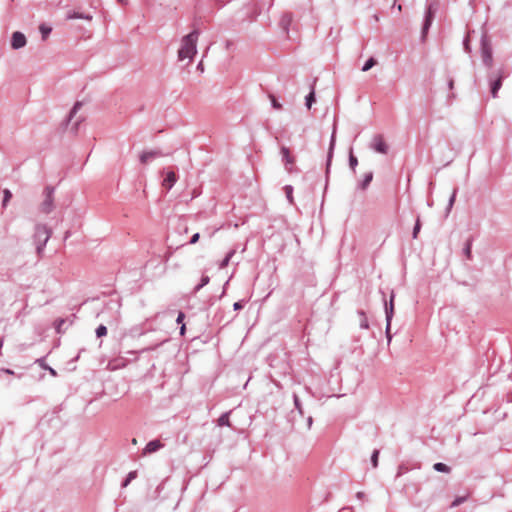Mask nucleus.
Instances as JSON below:
<instances>
[{"label": "nucleus", "mask_w": 512, "mask_h": 512, "mask_svg": "<svg viewBox=\"0 0 512 512\" xmlns=\"http://www.w3.org/2000/svg\"><path fill=\"white\" fill-rule=\"evenodd\" d=\"M198 40V32L193 31L184 36L181 40V45L178 50V59L180 61L188 60L190 63L197 52L196 44Z\"/></svg>", "instance_id": "obj_1"}, {"label": "nucleus", "mask_w": 512, "mask_h": 512, "mask_svg": "<svg viewBox=\"0 0 512 512\" xmlns=\"http://www.w3.org/2000/svg\"><path fill=\"white\" fill-rule=\"evenodd\" d=\"M51 235L50 229L46 225L39 224L35 228V239L37 241V248L36 252L38 254L41 253L42 247L46 244V242L49 240Z\"/></svg>", "instance_id": "obj_2"}, {"label": "nucleus", "mask_w": 512, "mask_h": 512, "mask_svg": "<svg viewBox=\"0 0 512 512\" xmlns=\"http://www.w3.org/2000/svg\"><path fill=\"white\" fill-rule=\"evenodd\" d=\"M54 189L52 187H46L44 189L45 199L40 204L39 210L44 214L50 213L54 208V197H53Z\"/></svg>", "instance_id": "obj_3"}, {"label": "nucleus", "mask_w": 512, "mask_h": 512, "mask_svg": "<svg viewBox=\"0 0 512 512\" xmlns=\"http://www.w3.org/2000/svg\"><path fill=\"white\" fill-rule=\"evenodd\" d=\"M27 43L26 37L21 32H14L11 39V46L13 49H20Z\"/></svg>", "instance_id": "obj_4"}, {"label": "nucleus", "mask_w": 512, "mask_h": 512, "mask_svg": "<svg viewBox=\"0 0 512 512\" xmlns=\"http://www.w3.org/2000/svg\"><path fill=\"white\" fill-rule=\"evenodd\" d=\"M163 443L160 440L150 441L143 449L142 455L152 454L163 447Z\"/></svg>", "instance_id": "obj_5"}, {"label": "nucleus", "mask_w": 512, "mask_h": 512, "mask_svg": "<svg viewBox=\"0 0 512 512\" xmlns=\"http://www.w3.org/2000/svg\"><path fill=\"white\" fill-rule=\"evenodd\" d=\"M281 154L283 156V160L285 161V165L288 171H291V167L295 163V158L291 155L289 148L283 146L281 148Z\"/></svg>", "instance_id": "obj_6"}, {"label": "nucleus", "mask_w": 512, "mask_h": 512, "mask_svg": "<svg viewBox=\"0 0 512 512\" xmlns=\"http://www.w3.org/2000/svg\"><path fill=\"white\" fill-rule=\"evenodd\" d=\"M373 147L377 152L382 154H386L388 151V145L382 136L375 137Z\"/></svg>", "instance_id": "obj_7"}, {"label": "nucleus", "mask_w": 512, "mask_h": 512, "mask_svg": "<svg viewBox=\"0 0 512 512\" xmlns=\"http://www.w3.org/2000/svg\"><path fill=\"white\" fill-rule=\"evenodd\" d=\"M393 313H394V294L392 293L390 296L389 306L386 304V319H387L386 331H387V333H389V330H390L391 319L393 317Z\"/></svg>", "instance_id": "obj_8"}, {"label": "nucleus", "mask_w": 512, "mask_h": 512, "mask_svg": "<svg viewBox=\"0 0 512 512\" xmlns=\"http://www.w3.org/2000/svg\"><path fill=\"white\" fill-rule=\"evenodd\" d=\"M177 181V176L175 172L169 171L166 173V177L164 178L162 182V186L166 188L167 190L171 189L175 182Z\"/></svg>", "instance_id": "obj_9"}, {"label": "nucleus", "mask_w": 512, "mask_h": 512, "mask_svg": "<svg viewBox=\"0 0 512 512\" xmlns=\"http://www.w3.org/2000/svg\"><path fill=\"white\" fill-rule=\"evenodd\" d=\"M160 152L159 151H149V152H143L141 155H140V162L142 164H147L149 162V160L151 159H154L158 156H160Z\"/></svg>", "instance_id": "obj_10"}, {"label": "nucleus", "mask_w": 512, "mask_h": 512, "mask_svg": "<svg viewBox=\"0 0 512 512\" xmlns=\"http://www.w3.org/2000/svg\"><path fill=\"white\" fill-rule=\"evenodd\" d=\"M483 61L487 66L492 65V53L488 46H483Z\"/></svg>", "instance_id": "obj_11"}, {"label": "nucleus", "mask_w": 512, "mask_h": 512, "mask_svg": "<svg viewBox=\"0 0 512 512\" xmlns=\"http://www.w3.org/2000/svg\"><path fill=\"white\" fill-rule=\"evenodd\" d=\"M502 78L503 76L499 75L498 78L491 85V94L494 98L497 96V92L502 86Z\"/></svg>", "instance_id": "obj_12"}, {"label": "nucleus", "mask_w": 512, "mask_h": 512, "mask_svg": "<svg viewBox=\"0 0 512 512\" xmlns=\"http://www.w3.org/2000/svg\"><path fill=\"white\" fill-rule=\"evenodd\" d=\"M219 426H230L229 413L221 415L218 419Z\"/></svg>", "instance_id": "obj_13"}, {"label": "nucleus", "mask_w": 512, "mask_h": 512, "mask_svg": "<svg viewBox=\"0 0 512 512\" xmlns=\"http://www.w3.org/2000/svg\"><path fill=\"white\" fill-rule=\"evenodd\" d=\"M431 22H432V11H431V8H429V10L427 12V15H426L425 24H424V27H423V33L424 34L426 33V31L428 30L429 26L431 25Z\"/></svg>", "instance_id": "obj_14"}, {"label": "nucleus", "mask_w": 512, "mask_h": 512, "mask_svg": "<svg viewBox=\"0 0 512 512\" xmlns=\"http://www.w3.org/2000/svg\"><path fill=\"white\" fill-rule=\"evenodd\" d=\"M434 469L438 472H444V473L450 472V468L446 464L440 463V462L434 464Z\"/></svg>", "instance_id": "obj_15"}, {"label": "nucleus", "mask_w": 512, "mask_h": 512, "mask_svg": "<svg viewBox=\"0 0 512 512\" xmlns=\"http://www.w3.org/2000/svg\"><path fill=\"white\" fill-rule=\"evenodd\" d=\"M376 63H377V61L373 57H371L370 59H368V61L362 67V71L366 72V71L370 70L374 65H376Z\"/></svg>", "instance_id": "obj_16"}, {"label": "nucleus", "mask_w": 512, "mask_h": 512, "mask_svg": "<svg viewBox=\"0 0 512 512\" xmlns=\"http://www.w3.org/2000/svg\"><path fill=\"white\" fill-rule=\"evenodd\" d=\"M269 99H270L271 104L274 109H276V110L282 109V104L280 102H278V100L275 98V96L273 94H269Z\"/></svg>", "instance_id": "obj_17"}, {"label": "nucleus", "mask_w": 512, "mask_h": 512, "mask_svg": "<svg viewBox=\"0 0 512 512\" xmlns=\"http://www.w3.org/2000/svg\"><path fill=\"white\" fill-rule=\"evenodd\" d=\"M3 194H4V198H3L2 206L6 207L12 197V193L10 192L9 189H4Z\"/></svg>", "instance_id": "obj_18"}, {"label": "nucleus", "mask_w": 512, "mask_h": 512, "mask_svg": "<svg viewBox=\"0 0 512 512\" xmlns=\"http://www.w3.org/2000/svg\"><path fill=\"white\" fill-rule=\"evenodd\" d=\"M39 30L42 34L43 39H46L51 32V28L45 24L40 25Z\"/></svg>", "instance_id": "obj_19"}, {"label": "nucleus", "mask_w": 512, "mask_h": 512, "mask_svg": "<svg viewBox=\"0 0 512 512\" xmlns=\"http://www.w3.org/2000/svg\"><path fill=\"white\" fill-rule=\"evenodd\" d=\"M315 101V94L314 91H311L309 95L306 97V106L308 109L311 108L312 103Z\"/></svg>", "instance_id": "obj_20"}, {"label": "nucleus", "mask_w": 512, "mask_h": 512, "mask_svg": "<svg viewBox=\"0 0 512 512\" xmlns=\"http://www.w3.org/2000/svg\"><path fill=\"white\" fill-rule=\"evenodd\" d=\"M136 477H137V472H136V471H131V472L128 474V476H127V478H126L125 482L123 483V487L128 486V484H129L133 479H135Z\"/></svg>", "instance_id": "obj_21"}, {"label": "nucleus", "mask_w": 512, "mask_h": 512, "mask_svg": "<svg viewBox=\"0 0 512 512\" xmlns=\"http://www.w3.org/2000/svg\"><path fill=\"white\" fill-rule=\"evenodd\" d=\"M75 18H82V19H87V20L91 19L90 16H84V15L78 14V13H68L67 14V19H75Z\"/></svg>", "instance_id": "obj_22"}, {"label": "nucleus", "mask_w": 512, "mask_h": 512, "mask_svg": "<svg viewBox=\"0 0 512 512\" xmlns=\"http://www.w3.org/2000/svg\"><path fill=\"white\" fill-rule=\"evenodd\" d=\"M378 457H379V451L375 450L371 457V462L374 468L378 466Z\"/></svg>", "instance_id": "obj_23"}, {"label": "nucleus", "mask_w": 512, "mask_h": 512, "mask_svg": "<svg viewBox=\"0 0 512 512\" xmlns=\"http://www.w3.org/2000/svg\"><path fill=\"white\" fill-rule=\"evenodd\" d=\"M96 334L98 337L105 336L107 334V328L104 325H100L96 330Z\"/></svg>", "instance_id": "obj_24"}, {"label": "nucleus", "mask_w": 512, "mask_h": 512, "mask_svg": "<svg viewBox=\"0 0 512 512\" xmlns=\"http://www.w3.org/2000/svg\"><path fill=\"white\" fill-rule=\"evenodd\" d=\"M208 282H209V277L203 276L201 279V283L195 288V291H199L203 286L208 284Z\"/></svg>", "instance_id": "obj_25"}, {"label": "nucleus", "mask_w": 512, "mask_h": 512, "mask_svg": "<svg viewBox=\"0 0 512 512\" xmlns=\"http://www.w3.org/2000/svg\"><path fill=\"white\" fill-rule=\"evenodd\" d=\"M333 146H334V140L332 139V141H331V145H330L329 154H328L327 169H329V166H330V163H331V157H332V150H333Z\"/></svg>", "instance_id": "obj_26"}, {"label": "nucleus", "mask_w": 512, "mask_h": 512, "mask_svg": "<svg viewBox=\"0 0 512 512\" xmlns=\"http://www.w3.org/2000/svg\"><path fill=\"white\" fill-rule=\"evenodd\" d=\"M420 228H421L420 221H419V220H417V221H416V224H415V227H414V231H413V237H414V238H416V237H417V234L419 233Z\"/></svg>", "instance_id": "obj_27"}, {"label": "nucleus", "mask_w": 512, "mask_h": 512, "mask_svg": "<svg viewBox=\"0 0 512 512\" xmlns=\"http://www.w3.org/2000/svg\"><path fill=\"white\" fill-rule=\"evenodd\" d=\"M286 190V195H287V198L289 199V201L292 203L293 202V197H292V187L290 186H287L285 188Z\"/></svg>", "instance_id": "obj_28"}, {"label": "nucleus", "mask_w": 512, "mask_h": 512, "mask_svg": "<svg viewBox=\"0 0 512 512\" xmlns=\"http://www.w3.org/2000/svg\"><path fill=\"white\" fill-rule=\"evenodd\" d=\"M358 164L357 158L353 155H350V166L354 169Z\"/></svg>", "instance_id": "obj_29"}, {"label": "nucleus", "mask_w": 512, "mask_h": 512, "mask_svg": "<svg viewBox=\"0 0 512 512\" xmlns=\"http://www.w3.org/2000/svg\"><path fill=\"white\" fill-rule=\"evenodd\" d=\"M463 501H465V498L462 497V498H457L455 501L452 502L451 506L452 507H456L458 506L460 503H462Z\"/></svg>", "instance_id": "obj_30"}, {"label": "nucleus", "mask_w": 512, "mask_h": 512, "mask_svg": "<svg viewBox=\"0 0 512 512\" xmlns=\"http://www.w3.org/2000/svg\"><path fill=\"white\" fill-rule=\"evenodd\" d=\"M80 107H81V103H80V102H77V103L74 105V107H73V109H72V111H71V116H73V115L77 112V110H78Z\"/></svg>", "instance_id": "obj_31"}, {"label": "nucleus", "mask_w": 512, "mask_h": 512, "mask_svg": "<svg viewBox=\"0 0 512 512\" xmlns=\"http://www.w3.org/2000/svg\"><path fill=\"white\" fill-rule=\"evenodd\" d=\"M372 180V174L368 175L363 183V188H365L369 183L370 181Z\"/></svg>", "instance_id": "obj_32"}, {"label": "nucleus", "mask_w": 512, "mask_h": 512, "mask_svg": "<svg viewBox=\"0 0 512 512\" xmlns=\"http://www.w3.org/2000/svg\"><path fill=\"white\" fill-rule=\"evenodd\" d=\"M184 317H185L184 313H183V312H180V313L178 314V317H177V323H182V322H183V320H184Z\"/></svg>", "instance_id": "obj_33"}, {"label": "nucleus", "mask_w": 512, "mask_h": 512, "mask_svg": "<svg viewBox=\"0 0 512 512\" xmlns=\"http://www.w3.org/2000/svg\"><path fill=\"white\" fill-rule=\"evenodd\" d=\"M198 239H199V234L196 233L192 236L190 243L194 244L198 241Z\"/></svg>", "instance_id": "obj_34"}, {"label": "nucleus", "mask_w": 512, "mask_h": 512, "mask_svg": "<svg viewBox=\"0 0 512 512\" xmlns=\"http://www.w3.org/2000/svg\"><path fill=\"white\" fill-rule=\"evenodd\" d=\"M470 252H471V251H470V243L468 242V243L466 244L465 249H464V253H465L467 256H469V255H470Z\"/></svg>", "instance_id": "obj_35"}, {"label": "nucleus", "mask_w": 512, "mask_h": 512, "mask_svg": "<svg viewBox=\"0 0 512 512\" xmlns=\"http://www.w3.org/2000/svg\"><path fill=\"white\" fill-rule=\"evenodd\" d=\"M455 198H456V192L454 191L451 198H450V205L453 204V202L455 201Z\"/></svg>", "instance_id": "obj_36"}, {"label": "nucleus", "mask_w": 512, "mask_h": 512, "mask_svg": "<svg viewBox=\"0 0 512 512\" xmlns=\"http://www.w3.org/2000/svg\"><path fill=\"white\" fill-rule=\"evenodd\" d=\"M241 308H242V305H241L239 302H236V303L234 304V309H235V310H238V309H241Z\"/></svg>", "instance_id": "obj_37"}, {"label": "nucleus", "mask_w": 512, "mask_h": 512, "mask_svg": "<svg viewBox=\"0 0 512 512\" xmlns=\"http://www.w3.org/2000/svg\"><path fill=\"white\" fill-rule=\"evenodd\" d=\"M185 330H186L185 324L182 323V326H181V329H180V334L184 335Z\"/></svg>", "instance_id": "obj_38"}, {"label": "nucleus", "mask_w": 512, "mask_h": 512, "mask_svg": "<svg viewBox=\"0 0 512 512\" xmlns=\"http://www.w3.org/2000/svg\"><path fill=\"white\" fill-rule=\"evenodd\" d=\"M228 259H229V258H225V259L223 260V262H222V264H221V266H222V267L227 265V263H228Z\"/></svg>", "instance_id": "obj_39"}, {"label": "nucleus", "mask_w": 512, "mask_h": 512, "mask_svg": "<svg viewBox=\"0 0 512 512\" xmlns=\"http://www.w3.org/2000/svg\"><path fill=\"white\" fill-rule=\"evenodd\" d=\"M137 443H138V442H137V439H136V438H133V439H132V444H133V445H136Z\"/></svg>", "instance_id": "obj_40"}, {"label": "nucleus", "mask_w": 512, "mask_h": 512, "mask_svg": "<svg viewBox=\"0 0 512 512\" xmlns=\"http://www.w3.org/2000/svg\"><path fill=\"white\" fill-rule=\"evenodd\" d=\"M6 373L13 374V372L11 370H9V369L6 370Z\"/></svg>", "instance_id": "obj_41"}]
</instances>
